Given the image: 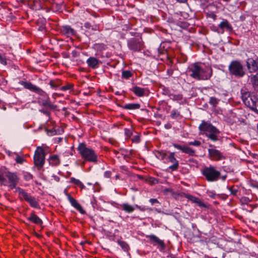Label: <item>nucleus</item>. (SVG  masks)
<instances>
[{
  "mask_svg": "<svg viewBox=\"0 0 258 258\" xmlns=\"http://www.w3.org/2000/svg\"><path fill=\"white\" fill-rule=\"evenodd\" d=\"M187 73L194 79L206 80L209 79L212 76V70L210 67H203L199 63H194L189 66Z\"/></svg>",
  "mask_w": 258,
  "mask_h": 258,
  "instance_id": "nucleus-1",
  "label": "nucleus"
},
{
  "mask_svg": "<svg viewBox=\"0 0 258 258\" xmlns=\"http://www.w3.org/2000/svg\"><path fill=\"white\" fill-rule=\"evenodd\" d=\"M21 84L23 85L26 89L37 93L42 97L38 98V103L41 105L50 109H54L56 108V105H53L51 103L47 94L41 89L29 82H22Z\"/></svg>",
  "mask_w": 258,
  "mask_h": 258,
  "instance_id": "nucleus-2",
  "label": "nucleus"
},
{
  "mask_svg": "<svg viewBox=\"0 0 258 258\" xmlns=\"http://www.w3.org/2000/svg\"><path fill=\"white\" fill-rule=\"evenodd\" d=\"M202 134L205 135L209 139L216 142L219 140V130L211 123L203 120L199 126Z\"/></svg>",
  "mask_w": 258,
  "mask_h": 258,
  "instance_id": "nucleus-3",
  "label": "nucleus"
},
{
  "mask_svg": "<svg viewBox=\"0 0 258 258\" xmlns=\"http://www.w3.org/2000/svg\"><path fill=\"white\" fill-rule=\"evenodd\" d=\"M20 181V177L17 172L6 171L0 173V183L9 187L11 189L17 188Z\"/></svg>",
  "mask_w": 258,
  "mask_h": 258,
  "instance_id": "nucleus-4",
  "label": "nucleus"
},
{
  "mask_svg": "<svg viewBox=\"0 0 258 258\" xmlns=\"http://www.w3.org/2000/svg\"><path fill=\"white\" fill-rule=\"evenodd\" d=\"M77 149L81 157L85 160L93 163L97 162V154L93 149L87 147L85 144H80Z\"/></svg>",
  "mask_w": 258,
  "mask_h": 258,
  "instance_id": "nucleus-5",
  "label": "nucleus"
},
{
  "mask_svg": "<svg viewBox=\"0 0 258 258\" xmlns=\"http://www.w3.org/2000/svg\"><path fill=\"white\" fill-rule=\"evenodd\" d=\"M15 192L18 194V197L20 200H25L33 208H39V203L36 198L32 196L30 194L28 193L25 189L20 187H17L16 188Z\"/></svg>",
  "mask_w": 258,
  "mask_h": 258,
  "instance_id": "nucleus-6",
  "label": "nucleus"
},
{
  "mask_svg": "<svg viewBox=\"0 0 258 258\" xmlns=\"http://www.w3.org/2000/svg\"><path fill=\"white\" fill-rule=\"evenodd\" d=\"M202 173L206 180L209 182L217 181L219 179L221 174L220 172L212 165L205 167L202 169Z\"/></svg>",
  "mask_w": 258,
  "mask_h": 258,
  "instance_id": "nucleus-7",
  "label": "nucleus"
},
{
  "mask_svg": "<svg viewBox=\"0 0 258 258\" xmlns=\"http://www.w3.org/2000/svg\"><path fill=\"white\" fill-rule=\"evenodd\" d=\"M228 69L231 74L236 77H241L245 75L243 67L239 61H232L228 67Z\"/></svg>",
  "mask_w": 258,
  "mask_h": 258,
  "instance_id": "nucleus-8",
  "label": "nucleus"
},
{
  "mask_svg": "<svg viewBox=\"0 0 258 258\" xmlns=\"http://www.w3.org/2000/svg\"><path fill=\"white\" fill-rule=\"evenodd\" d=\"M45 153L44 149L40 147L37 148L34 156V164L38 168L42 167L45 163Z\"/></svg>",
  "mask_w": 258,
  "mask_h": 258,
  "instance_id": "nucleus-9",
  "label": "nucleus"
},
{
  "mask_svg": "<svg viewBox=\"0 0 258 258\" xmlns=\"http://www.w3.org/2000/svg\"><path fill=\"white\" fill-rule=\"evenodd\" d=\"M209 146L211 148H209L208 150V157L211 160L219 161L226 158L223 153L215 149L213 145L209 144Z\"/></svg>",
  "mask_w": 258,
  "mask_h": 258,
  "instance_id": "nucleus-10",
  "label": "nucleus"
},
{
  "mask_svg": "<svg viewBox=\"0 0 258 258\" xmlns=\"http://www.w3.org/2000/svg\"><path fill=\"white\" fill-rule=\"evenodd\" d=\"M244 103L253 110L258 113V99L254 96H250L244 98L242 96Z\"/></svg>",
  "mask_w": 258,
  "mask_h": 258,
  "instance_id": "nucleus-11",
  "label": "nucleus"
},
{
  "mask_svg": "<svg viewBox=\"0 0 258 258\" xmlns=\"http://www.w3.org/2000/svg\"><path fill=\"white\" fill-rule=\"evenodd\" d=\"M146 237L149 240L150 243H152L154 245L158 244L159 245V248L160 250L162 251L165 248V245L163 240L160 239L156 235L151 234L146 235Z\"/></svg>",
  "mask_w": 258,
  "mask_h": 258,
  "instance_id": "nucleus-12",
  "label": "nucleus"
},
{
  "mask_svg": "<svg viewBox=\"0 0 258 258\" xmlns=\"http://www.w3.org/2000/svg\"><path fill=\"white\" fill-rule=\"evenodd\" d=\"M129 48L134 51H140L143 46L141 41L139 39L132 38L127 43Z\"/></svg>",
  "mask_w": 258,
  "mask_h": 258,
  "instance_id": "nucleus-13",
  "label": "nucleus"
},
{
  "mask_svg": "<svg viewBox=\"0 0 258 258\" xmlns=\"http://www.w3.org/2000/svg\"><path fill=\"white\" fill-rule=\"evenodd\" d=\"M172 146L176 149L181 151L182 152L188 154L190 156H194L196 153V151L187 145H179L176 143H173Z\"/></svg>",
  "mask_w": 258,
  "mask_h": 258,
  "instance_id": "nucleus-14",
  "label": "nucleus"
},
{
  "mask_svg": "<svg viewBox=\"0 0 258 258\" xmlns=\"http://www.w3.org/2000/svg\"><path fill=\"white\" fill-rule=\"evenodd\" d=\"M246 65L249 72H255L258 70V57L255 59L249 58L247 59Z\"/></svg>",
  "mask_w": 258,
  "mask_h": 258,
  "instance_id": "nucleus-15",
  "label": "nucleus"
},
{
  "mask_svg": "<svg viewBox=\"0 0 258 258\" xmlns=\"http://www.w3.org/2000/svg\"><path fill=\"white\" fill-rule=\"evenodd\" d=\"M67 198L71 205L79 211L81 214H85V211L83 210L81 205L70 195H67Z\"/></svg>",
  "mask_w": 258,
  "mask_h": 258,
  "instance_id": "nucleus-16",
  "label": "nucleus"
},
{
  "mask_svg": "<svg viewBox=\"0 0 258 258\" xmlns=\"http://www.w3.org/2000/svg\"><path fill=\"white\" fill-rule=\"evenodd\" d=\"M175 153L174 152H170L168 157L169 161L173 164L169 167V169L172 171L176 170L179 166L178 161L174 157Z\"/></svg>",
  "mask_w": 258,
  "mask_h": 258,
  "instance_id": "nucleus-17",
  "label": "nucleus"
},
{
  "mask_svg": "<svg viewBox=\"0 0 258 258\" xmlns=\"http://www.w3.org/2000/svg\"><path fill=\"white\" fill-rule=\"evenodd\" d=\"M49 164L52 166H57L60 164V160L58 155H52L48 159Z\"/></svg>",
  "mask_w": 258,
  "mask_h": 258,
  "instance_id": "nucleus-18",
  "label": "nucleus"
},
{
  "mask_svg": "<svg viewBox=\"0 0 258 258\" xmlns=\"http://www.w3.org/2000/svg\"><path fill=\"white\" fill-rule=\"evenodd\" d=\"M88 67L92 69H96L99 67V60L94 57H90L86 60Z\"/></svg>",
  "mask_w": 258,
  "mask_h": 258,
  "instance_id": "nucleus-19",
  "label": "nucleus"
},
{
  "mask_svg": "<svg viewBox=\"0 0 258 258\" xmlns=\"http://www.w3.org/2000/svg\"><path fill=\"white\" fill-rule=\"evenodd\" d=\"M62 32L68 37L75 35L76 31L69 26H64L62 28Z\"/></svg>",
  "mask_w": 258,
  "mask_h": 258,
  "instance_id": "nucleus-20",
  "label": "nucleus"
},
{
  "mask_svg": "<svg viewBox=\"0 0 258 258\" xmlns=\"http://www.w3.org/2000/svg\"><path fill=\"white\" fill-rule=\"evenodd\" d=\"M28 220L37 225L42 224V221L33 213L31 214L30 217L28 218Z\"/></svg>",
  "mask_w": 258,
  "mask_h": 258,
  "instance_id": "nucleus-21",
  "label": "nucleus"
},
{
  "mask_svg": "<svg viewBox=\"0 0 258 258\" xmlns=\"http://www.w3.org/2000/svg\"><path fill=\"white\" fill-rule=\"evenodd\" d=\"M185 197L193 203H197L200 207H205V205L198 198L189 195H186Z\"/></svg>",
  "mask_w": 258,
  "mask_h": 258,
  "instance_id": "nucleus-22",
  "label": "nucleus"
},
{
  "mask_svg": "<svg viewBox=\"0 0 258 258\" xmlns=\"http://www.w3.org/2000/svg\"><path fill=\"white\" fill-rule=\"evenodd\" d=\"M218 27L222 30V32H223L225 29L229 30L231 28L230 24L226 19H223V21L219 24Z\"/></svg>",
  "mask_w": 258,
  "mask_h": 258,
  "instance_id": "nucleus-23",
  "label": "nucleus"
},
{
  "mask_svg": "<svg viewBox=\"0 0 258 258\" xmlns=\"http://www.w3.org/2000/svg\"><path fill=\"white\" fill-rule=\"evenodd\" d=\"M132 90L136 95L139 97L143 96L145 91V89L138 86L134 87Z\"/></svg>",
  "mask_w": 258,
  "mask_h": 258,
  "instance_id": "nucleus-24",
  "label": "nucleus"
},
{
  "mask_svg": "<svg viewBox=\"0 0 258 258\" xmlns=\"http://www.w3.org/2000/svg\"><path fill=\"white\" fill-rule=\"evenodd\" d=\"M121 209L127 213H132L135 210V207L132 205H130L127 203H124L120 205Z\"/></svg>",
  "mask_w": 258,
  "mask_h": 258,
  "instance_id": "nucleus-25",
  "label": "nucleus"
},
{
  "mask_svg": "<svg viewBox=\"0 0 258 258\" xmlns=\"http://www.w3.org/2000/svg\"><path fill=\"white\" fill-rule=\"evenodd\" d=\"M93 48L98 52H101L107 48V46L103 43H95L93 45Z\"/></svg>",
  "mask_w": 258,
  "mask_h": 258,
  "instance_id": "nucleus-26",
  "label": "nucleus"
},
{
  "mask_svg": "<svg viewBox=\"0 0 258 258\" xmlns=\"http://www.w3.org/2000/svg\"><path fill=\"white\" fill-rule=\"evenodd\" d=\"M140 105L139 103H130L124 105V108L128 110H135L139 109Z\"/></svg>",
  "mask_w": 258,
  "mask_h": 258,
  "instance_id": "nucleus-27",
  "label": "nucleus"
},
{
  "mask_svg": "<svg viewBox=\"0 0 258 258\" xmlns=\"http://www.w3.org/2000/svg\"><path fill=\"white\" fill-rule=\"evenodd\" d=\"M250 81L255 89L258 90V73L251 77Z\"/></svg>",
  "mask_w": 258,
  "mask_h": 258,
  "instance_id": "nucleus-28",
  "label": "nucleus"
},
{
  "mask_svg": "<svg viewBox=\"0 0 258 258\" xmlns=\"http://www.w3.org/2000/svg\"><path fill=\"white\" fill-rule=\"evenodd\" d=\"M70 182L71 183H74L77 186L80 187L82 188H84L85 187V185L83 184V183L79 180V179H76L74 177H71L70 178Z\"/></svg>",
  "mask_w": 258,
  "mask_h": 258,
  "instance_id": "nucleus-29",
  "label": "nucleus"
},
{
  "mask_svg": "<svg viewBox=\"0 0 258 258\" xmlns=\"http://www.w3.org/2000/svg\"><path fill=\"white\" fill-rule=\"evenodd\" d=\"M156 157L160 160H163L166 157V153L164 151H157L155 154Z\"/></svg>",
  "mask_w": 258,
  "mask_h": 258,
  "instance_id": "nucleus-30",
  "label": "nucleus"
},
{
  "mask_svg": "<svg viewBox=\"0 0 258 258\" xmlns=\"http://www.w3.org/2000/svg\"><path fill=\"white\" fill-rule=\"evenodd\" d=\"M121 76L122 78L128 79L133 76V74L130 71H123Z\"/></svg>",
  "mask_w": 258,
  "mask_h": 258,
  "instance_id": "nucleus-31",
  "label": "nucleus"
},
{
  "mask_svg": "<svg viewBox=\"0 0 258 258\" xmlns=\"http://www.w3.org/2000/svg\"><path fill=\"white\" fill-rule=\"evenodd\" d=\"M170 116L171 118L175 119L180 116V112L176 109H173L171 111Z\"/></svg>",
  "mask_w": 258,
  "mask_h": 258,
  "instance_id": "nucleus-32",
  "label": "nucleus"
},
{
  "mask_svg": "<svg viewBox=\"0 0 258 258\" xmlns=\"http://www.w3.org/2000/svg\"><path fill=\"white\" fill-rule=\"evenodd\" d=\"M188 146H193L195 147H199L201 145V142L198 140H194L193 141L188 142L187 145Z\"/></svg>",
  "mask_w": 258,
  "mask_h": 258,
  "instance_id": "nucleus-33",
  "label": "nucleus"
},
{
  "mask_svg": "<svg viewBox=\"0 0 258 258\" xmlns=\"http://www.w3.org/2000/svg\"><path fill=\"white\" fill-rule=\"evenodd\" d=\"M73 87H74V85L73 84H68L67 85L62 86L60 88V89L61 91H65L69 90H73Z\"/></svg>",
  "mask_w": 258,
  "mask_h": 258,
  "instance_id": "nucleus-34",
  "label": "nucleus"
},
{
  "mask_svg": "<svg viewBox=\"0 0 258 258\" xmlns=\"http://www.w3.org/2000/svg\"><path fill=\"white\" fill-rule=\"evenodd\" d=\"M118 243L124 251H127L128 250V246L125 242L123 241H118Z\"/></svg>",
  "mask_w": 258,
  "mask_h": 258,
  "instance_id": "nucleus-35",
  "label": "nucleus"
},
{
  "mask_svg": "<svg viewBox=\"0 0 258 258\" xmlns=\"http://www.w3.org/2000/svg\"><path fill=\"white\" fill-rule=\"evenodd\" d=\"M219 101V99L215 97H211L209 103L211 105L216 106L218 104Z\"/></svg>",
  "mask_w": 258,
  "mask_h": 258,
  "instance_id": "nucleus-36",
  "label": "nucleus"
},
{
  "mask_svg": "<svg viewBox=\"0 0 258 258\" xmlns=\"http://www.w3.org/2000/svg\"><path fill=\"white\" fill-rule=\"evenodd\" d=\"M183 96L182 95L180 94H174L173 95V100H176L177 101H180L182 100Z\"/></svg>",
  "mask_w": 258,
  "mask_h": 258,
  "instance_id": "nucleus-37",
  "label": "nucleus"
},
{
  "mask_svg": "<svg viewBox=\"0 0 258 258\" xmlns=\"http://www.w3.org/2000/svg\"><path fill=\"white\" fill-rule=\"evenodd\" d=\"M49 84L52 88L54 89L56 88L59 86V84H57L56 81L54 80H51L49 82Z\"/></svg>",
  "mask_w": 258,
  "mask_h": 258,
  "instance_id": "nucleus-38",
  "label": "nucleus"
},
{
  "mask_svg": "<svg viewBox=\"0 0 258 258\" xmlns=\"http://www.w3.org/2000/svg\"><path fill=\"white\" fill-rule=\"evenodd\" d=\"M84 27L87 28V29H92V30H97V27L95 26V28H93L92 27V26H91V24L89 22H86L84 24Z\"/></svg>",
  "mask_w": 258,
  "mask_h": 258,
  "instance_id": "nucleus-39",
  "label": "nucleus"
},
{
  "mask_svg": "<svg viewBox=\"0 0 258 258\" xmlns=\"http://www.w3.org/2000/svg\"><path fill=\"white\" fill-rule=\"evenodd\" d=\"M24 160L23 157L17 156L16 158V161L17 163L22 164L24 162Z\"/></svg>",
  "mask_w": 258,
  "mask_h": 258,
  "instance_id": "nucleus-40",
  "label": "nucleus"
},
{
  "mask_svg": "<svg viewBox=\"0 0 258 258\" xmlns=\"http://www.w3.org/2000/svg\"><path fill=\"white\" fill-rule=\"evenodd\" d=\"M0 63L4 65L7 64V60H6V57L2 56L1 54H0Z\"/></svg>",
  "mask_w": 258,
  "mask_h": 258,
  "instance_id": "nucleus-41",
  "label": "nucleus"
},
{
  "mask_svg": "<svg viewBox=\"0 0 258 258\" xmlns=\"http://www.w3.org/2000/svg\"><path fill=\"white\" fill-rule=\"evenodd\" d=\"M24 178L26 180H29L32 179L33 178V175L32 174H31L30 173H26L24 175Z\"/></svg>",
  "mask_w": 258,
  "mask_h": 258,
  "instance_id": "nucleus-42",
  "label": "nucleus"
},
{
  "mask_svg": "<svg viewBox=\"0 0 258 258\" xmlns=\"http://www.w3.org/2000/svg\"><path fill=\"white\" fill-rule=\"evenodd\" d=\"M112 175V172L111 171H106L104 173V176L105 178H110Z\"/></svg>",
  "mask_w": 258,
  "mask_h": 258,
  "instance_id": "nucleus-43",
  "label": "nucleus"
},
{
  "mask_svg": "<svg viewBox=\"0 0 258 258\" xmlns=\"http://www.w3.org/2000/svg\"><path fill=\"white\" fill-rule=\"evenodd\" d=\"M124 134H125V136H127V137H131L132 135V133L131 131L129 129H127V128H125L124 130Z\"/></svg>",
  "mask_w": 258,
  "mask_h": 258,
  "instance_id": "nucleus-44",
  "label": "nucleus"
},
{
  "mask_svg": "<svg viewBox=\"0 0 258 258\" xmlns=\"http://www.w3.org/2000/svg\"><path fill=\"white\" fill-rule=\"evenodd\" d=\"M229 190L230 191V192L233 195H236L238 190L237 189L233 188L232 187L229 188Z\"/></svg>",
  "mask_w": 258,
  "mask_h": 258,
  "instance_id": "nucleus-45",
  "label": "nucleus"
},
{
  "mask_svg": "<svg viewBox=\"0 0 258 258\" xmlns=\"http://www.w3.org/2000/svg\"><path fill=\"white\" fill-rule=\"evenodd\" d=\"M135 207H136L137 209H138L139 210L142 211H145L147 209V208H146L145 207H142L137 205H135Z\"/></svg>",
  "mask_w": 258,
  "mask_h": 258,
  "instance_id": "nucleus-46",
  "label": "nucleus"
},
{
  "mask_svg": "<svg viewBox=\"0 0 258 258\" xmlns=\"http://www.w3.org/2000/svg\"><path fill=\"white\" fill-rule=\"evenodd\" d=\"M251 186L258 189V182H252L251 184Z\"/></svg>",
  "mask_w": 258,
  "mask_h": 258,
  "instance_id": "nucleus-47",
  "label": "nucleus"
},
{
  "mask_svg": "<svg viewBox=\"0 0 258 258\" xmlns=\"http://www.w3.org/2000/svg\"><path fill=\"white\" fill-rule=\"evenodd\" d=\"M149 202L151 203L152 205H153L155 203H158V200L157 199H151L149 200Z\"/></svg>",
  "mask_w": 258,
  "mask_h": 258,
  "instance_id": "nucleus-48",
  "label": "nucleus"
},
{
  "mask_svg": "<svg viewBox=\"0 0 258 258\" xmlns=\"http://www.w3.org/2000/svg\"><path fill=\"white\" fill-rule=\"evenodd\" d=\"M133 141L135 142L138 143L140 142V138L138 136H135L134 137Z\"/></svg>",
  "mask_w": 258,
  "mask_h": 258,
  "instance_id": "nucleus-49",
  "label": "nucleus"
},
{
  "mask_svg": "<svg viewBox=\"0 0 258 258\" xmlns=\"http://www.w3.org/2000/svg\"><path fill=\"white\" fill-rule=\"evenodd\" d=\"M52 177H53V179L57 182H58L60 180L59 177L57 175H53Z\"/></svg>",
  "mask_w": 258,
  "mask_h": 258,
  "instance_id": "nucleus-50",
  "label": "nucleus"
},
{
  "mask_svg": "<svg viewBox=\"0 0 258 258\" xmlns=\"http://www.w3.org/2000/svg\"><path fill=\"white\" fill-rule=\"evenodd\" d=\"M179 3H185L187 0H176Z\"/></svg>",
  "mask_w": 258,
  "mask_h": 258,
  "instance_id": "nucleus-51",
  "label": "nucleus"
},
{
  "mask_svg": "<svg viewBox=\"0 0 258 258\" xmlns=\"http://www.w3.org/2000/svg\"><path fill=\"white\" fill-rule=\"evenodd\" d=\"M115 179H116V180H117V179H119V174H117V175H115Z\"/></svg>",
  "mask_w": 258,
  "mask_h": 258,
  "instance_id": "nucleus-52",
  "label": "nucleus"
},
{
  "mask_svg": "<svg viewBox=\"0 0 258 258\" xmlns=\"http://www.w3.org/2000/svg\"><path fill=\"white\" fill-rule=\"evenodd\" d=\"M222 178V179L223 180H224L225 179L226 176H223Z\"/></svg>",
  "mask_w": 258,
  "mask_h": 258,
  "instance_id": "nucleus-53",
  "label": "nucleus"
},
{
  "mask_svg": "<svg viewBox=\"0 0 258 258\" xmlns=\"http://www.w3.org/2000/svg\"><path fill=\"white\" fill-rule=\"evenodd\" d=\"M43 112L44 113L46 114H48V112H46V111H43Z\"/></svg>",
  "mask_w": 258,
  "mask_h": 258,
  "instance_id": "nucleus-54",
  "label": "nucleus"
},
{
  "mask_svg": "<svg viewBox=\"0 0 258 258\" xmlns=\"http://www.w3.org/2000/svg\"><path fill=\"white\" fill-rule=\"evenodd\" d=\"M223 1H224V2H229V1H230V0H223Z\"/></svg>",
  "mask_w": 258,
  "mask_h": 258,
  "instance_id": "nucleus-55",
  "label": "nucleus"
},
{
  "mask_svg": "<svg viewBox=\"0 0 258 258\" xmlns=\"http://www.w3.org/2000/svg\"><path fill=\"white\" fill-rule=\"evenodd\" d=\"M165 127H166L167 128H169V127H168V126H167L166 125H165Z\"/></svg>",
  "mask_w": 258,
  "mask_h": 258,
  "instance_id": "nucleus-56",
  "label": "nucleus"
},
{
  "mask_svg": "<svg viewBox=\"0 0 258 258\" xmlns=\"http://www.w3.org/2000/svg\"><path fill=\"white\" fill-rule=\"evenodd\" d=\"M216 17V15H215L213 16V17H214V18H215Z\"/></svg>",
  "mask_w": 258,
  "mask_h": 258,
  "instance_id": "nucleus-57",
  "label": "nucleus"
},
{
  "mask_svg": "<svg viewBox=\"0 0 258 258\" xmlns=\"http://www.w3.org/2000/svg\"><path fill=\"white\" fill-rule=\"evenodd\" d=\"M257 128H258V123H257Z\"/></svg>",
  "mask_w": 258,
  "mask_h": 258,
  "instance_id": "nucleus-58",
  "label": "nucleus"
}]
</instances>
